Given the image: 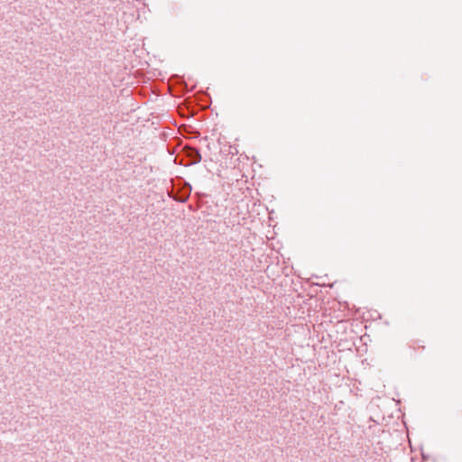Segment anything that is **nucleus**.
<instances>
[{
    "instance_id": "1",
    "label": "nucleus",
    "mask_w": 462,
    "mask_h": 462,
    "mask_svg": "<svg viewBox=\"0 0 462 462\" xmlns=\"http://www.w3.org/2000/svg\"><path fill=\"white\" fill-rule=\"evenodd\" d=\"M150 116L152 117V125H157L159 123V120H160V117H161L162 114L156 113V112H152L150 114Z\"/></svg>"
}]
</instances>
